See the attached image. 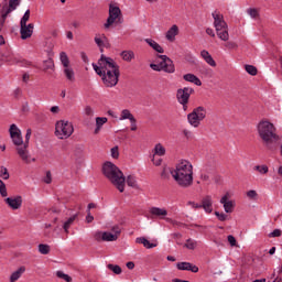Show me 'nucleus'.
Returning <instances> with one entry per match:
<instances>
[{"label":"nucleus","instance_id":"33","mask_svg":"<svg viewBox=\"0 0 282 282\" xmlns=\"http://www.w3.org/2000/svg\"><path fill=\"white\" fill-rule=\"evenodd\" d=\"M130 186V188H138V180L133 175H128L124 181V185Z\"/></svg>","mask_w":282,"mask_h":282},{"label":"nucleus","instance_id":"29","mask_svg":"<svg viewBox=\"0 0 282 282\" xmlns=\"http://www.w3.org/2000/svg\"><path fill=\"white\" fill-rule=\"evenodd\" d=\"M25 272V267H20L17 271L11 273L10 275V282H17L19 281L20 276H23V273Z\"/></svg>","mask_w":282,"mask_h":282},{"label":"nucleus","instance_id":"61","mask_svg":"<svg viewBox=\"0 0 282 282\" xmlns=\"http://www.w3.org/2000/svg\"><path fill=\"white\" fill-rule=\"evenodd\" d=\"M131 122V131H138V120H135V118L133 120L130 121Z\"/></svg>","mask_w":282,"mask_h":282},{"label":"nucleus","instance_id":"31","mask_svg":"<svg viewBox=\"0 0 282 282\" xmlns=\"http://www.w3.org/2000/svg\"><path fill=\"white\" fill-rule=\"evenodd\" d=\"M120 56L126 63H131L133 58H135V53H133V51H123Z\"/></svg>","mask_w":282,"mask_h":282},{"label":"nucleus","instance_id":"4","mask_svg":"<svg viewBox=\"0 0 282 282\" xmlns=\"http://www.w3.org/2000/svg\"><path fill=\"white\" fill-rule=\"evenodd\" d=\"M102 173L105 177L110 181L111 185L119 191V193H124V182H127V177L119 166L111 162H106L102 166Z\"/></svg>","mask_w":282,"mask_h":282},{"label":"nucleus","instance_id":"44","mask_svg":"<svg viewBox=\"0 0 282 282\" xmlns=\"http://www.w3.org/2000/svg\"><path fill=\"white\" fill-rule=\"evenodd\" d=\"M30 21V9H28L22 19L20 20V25H28V22Z\"/></svg>","mask_w":282,"mask_h":282},{"label":"nucleus","instance_id":"16","mask_svg":"<svg viewBox=\"0 0 282 282\" xmlns=\"http://www.w3.org/2000/svg\"><path fill=\"white\" fill-rule=\"evenodd\" d=\"M200 208H203V210L207 213V215H210V213H213V196L207 195L203 197Z\"/></svg>","mask_w":282,"mask_h":282},{"label":"nucleus","instance_id":"26","mask_svg":"<svg viewBox=\"0 0 282 282\" xmlns=\"http://www.w3.org/2000/svg\"><path fill=\"white\" fill-rule=\"evenodd\" d=\"M64 75L68 83H76V75L74 73V68H72L70 66L64 68Z\"/></svg>","mask_w":282,"mask_h":282},{"label":"nucleus","instance_id":"43","mask_svg":"<svg viewBox=\"0 0 282 282\" xmlns=\"http://www.w3.org/2000/svg\"><path fill=\"white\" fill-rule=\"evenodd\" d=\"M0 177L3 180H10V172H8V167L0 166Z\"/></svg>","mask_w":282,"mask_h":282},{"label":"nucleus","instance_id":"41","mask_svg":"<svg viewBox=\"0 0 282 282\" xmlns=\"http://www.w3.org/2000/svg\"><path fill=\"white\" fill-rule=\"evenodd\" d=\"M44 70L47 72V69H54V59L48 58L43 62Z\"/></svg>","mask_w":282,"mask_h":282},{"label":"nucleus","instance_id":"14","mask_svg":"<svg viewBox=\"0 0 282 282\" xmlns=\"http://www.w3.org/2000/svg\"><path fill=\"white\" fill-rule=\"evenodd\" d=\"M212 17L214 19L215 30H224L228 28V23H226V20H224V14L219 13L218 11H214Z\"/></svg>","mask_w":282,"mask_h":282},{"label":"nucleus","instance_id":"60","mask_svg":"<svg viewBox=\"0 0 282 282\" xmlns=\"http://www.w3.org/2000/svg\"><path fill=\"white\" fill-rule=\"evenodd\" d=\"M44 182H45V184H52V172H46Z\"/></svg>","mask_w":282,"mask_h":282},{"label":"nucleus","instance_id":"5","mask_svg":"<svg viewBox=\"0 0 282 282\" xmlns=\"http://www.w3.org/2000/svg\"><path fill=\"white\" fill-rule=\"evenodd\" d=\"M74 133V124L66 120L57 121L55 124V135L58 140H67Z\"/></svg>","mask_w":282,"mask_h":282},{"label":"nucleus","instance_id":"52","mask_svg":"<svg viewBox=\"0 0 282 282\" xmlns=\"http://www.w3.org/2000/svg\"><path fill=\"white\" fill-rule=\"evenodd\" d=\"M112 235H117V238L120 237V234L122 232V229H120V226H113L111 228Z\"/></svg>","mask_w":282,"mask_h":282},{"label":"nucleus","instance_id":"7","mask_svg":"<svg viewBox=\"0 0 282 282\" xmlns=\"http://www.w3.org/2000/svg\"><path fill=\"white\" fill-rule=\"evenodd\" d=\"M122 11L116 4H109V15L104 24L105 30H109L113 23H122Z\"/></svg>","mask_w":282,"mask_h":282},{"label":"nucleus","instance_id":"32","mask_svg":"<svg viewBox=\"0 0 282 282\" xmlns=\"http://www.w3.org/2000/svg\"><path fill=\"white\" fill-rule=\"evenodd\" d=\"M76 219H78V214L73 215L72 217H69L65 223H64V230L65 232H69V228L72 227V224H74V221H76Z\"/></svg>","mask_w":282,"mask_h":282},{"label":"nucleus","instance_id":"56","mask_svg":"<svg viewBox=\"0 0 282 282\" xmlns=\"http://www.w3.org/2000/svg\"><path fill=\"white\" fill-rule=\"evenodd\" d=\"M102 237H104V232H101V231H96L94 234L95 241H102Z\"/></svg>","mask_w":282,"mask_h":282},{"label":"nucleus","instance_id":"2","mask_svg":"<svg viewBox=\"0 0 282 282\" xmlns=\"http://www.w3.org/2000/svg\"><path fill=\"white\" fill-rule=\"evenodd\" d=\"M170 175L174 180L178 188H191L193 186V163L188 160L178 161L174 169L170 170Z\"/></svg>","mask_w":282,"mask_h":282},{"label":"nucleus","instance_id":"9","mask_svg":"<svg viewBox=\"0 0 282 282\" xmlns=\"http://www.w3.org/2000/svg\"><path fill=\"white\" fill-rule=\"evenodd\" d=\"M9 133L14 147L19 149V147L23 144V135L21 134V129H19L15 123H12L9 128Z\"/></svg>","mask_w":282,"mask_h":282},{"label":"nucleus","instance_id":"53","mask_svg":"<svg viewBox=\"0 0 282 282\" xmlns=\"http://www.w3.org/2000/svg\"><path fill=\"white\" fill-rule=\"evenodd\" d=\"M151 69H153V72H162V64L161 62L159 64H150Z\"/></svg>","mask_w":282,"mask_h":282},{"label":"nucleus","instance_id":"8","mask_svg":"<svg viewBox=\"0 0 282 282\" xmlns=\"http://www.w3.org/2000/svg\"><path fill=\"white\" fill-rule=\"evenodd\" d=\"M30 138H32V129L26 130L25 141L23 142V144L19 148H15L19 158L25 164H30V151L28 150V148L30 147Z\"/></svg>","mask_w":282,"mask_h":282},{"label":"nucleus","instance_id":"11","mask_svg":"<svg viewBox=\"0 0 282 282\" xmlns=\"http://www.w3.org/2000/svg\"><path fill=\"white\" fill-rule=\"evenodd\" d=\"M192 94H195V89L191 87H184V88L177 89L176 91L177 102H183V104L188 102V100H191Z\"/></svg>","mask_w":282,"mask_h":282},{"label":"nucleus","instance_id":"15","mask_svg":"<svg viewBox=\"0 0 282 282\" xmlns=\"http://www.w3.org/2000/svg\"><path fill=\"white\" fill-rule=\"evenodd\" d=\"M20 34L22 41H25L26 39H30L32 34H34V24H20Z\"/></svg>","mask_w":282,"mask_h":282},{"label":"nucleus","instance_id":"49","mask_svg":"<svg viewBox=\"0 0 282 282\" xmlns=\"http://www.w3.org/2000/svg\"><path fill=\"white\" fill-rule=\"evenodd\" d=\"M215 215L219 221H226V219H228V215L224 213L215 212Z\"/></svg>","mask_w":282,"mask_h":282},{"label":"nucleus","instance_id":"46","mask_svg":"<svg viewBox=\"0 0 282 282\" xmlns=\"http://www.w3.org/2000/svg\"><path fill=\"white\" fill-rule=\"evenodd\" d=\"M56 276H58V279H63L66 282H72V276H69V274L64 273L63 271H57Z\"/></svg>","mask_w":282,"mask_h":282},{"label":"nucleus","instance_id":"23","mask_svg":"<svg viewBox=\"0 0 282 282\" xmlns=\"http://www.w3.org/2000/svg\"><path fill=\"white\" fill-rule=\"evenodd\" d=\"M95 43L99 46L100 52H104V47H107L109 41L107 40V36L105 34H101L100 36H95Z\"/></svg>","mask_w":282,"mask_h":282},{"label":"nucleus","instance_id":"20","mask_svg":"<svg viewBox=\"0 0 282 282\" xmlns=\"http://www.w3.org/2000/svg\"><path fill=\"white\" fill-rule=\"evenodd\" d=\"M183 79L186 82V83H193L194 85H196V87H202V79H199V77H197V75L195 74H185L183 76Z\"/></svg>","mask_w":282,"mask_h":282},{"label":"nucleus","instance_id":"36","mask_svg":"<svg viewBox=\"0 0 282 282\" xmlns=\"http://www.w3.org/2000/svg\"><path fill=\"white\" fill-rule=\"evenodd\" d=\"M59 59L64 68L69 67V57L67 56V53H59Z\"/></svg>","mask_w":282,"mask_h":282},{"label":"nucleus","instance_id":"45","mask_svg":"<svg viewBox=\"0 0 282 282\" xmlns=\"http://www.w3.org/2000/svg\"><path fill=\"white\" fill-rule=\"evenodd\" d=\"M0 195L1 197H8V187L6 186V183H3L2 180H0Z\"/></svg>","mask_w":282,"mask_h":282},{"label":"nucleus","instance_id":"63","mask_svg":"<svg viewBox=\"0 0 282 282\" xmlns=\"http://www.w3.org/2000/svg\"><path fill=\"white\" fill-rule=\"evenodd\" d=\"M85 113H86V116H94V109H91V107L87 106L85 108Z\"/></svg>","mask_w":282,"mask_h":282},{"label":"nucleus","instance_id":"57","mask_svg":"<svg viewBox=\"0 0 282 282\" xmlns=\"http://www.w3.org/2000/svg\"><path fill=\"white\" fill-rule=\"evenodd\" d=\"M247 197H249V199H257V191L250 189L247 192Z\"/></svg>","mask_w":282,"mask_h":282},{"label":"nucleus","instance_id":"27","mask_svg":"<svg viewBox=\"0 0 282 282\" xmlns=\"http://www.w3.org/2000/svg\"><path fill=\"white\" fill-rule=\"evenodd\" d=\"M107 117H97L96 118V128H95V135H98L100 133V129H102L104 124H107Z\"/></svg>","mask_w":282,"mask_h":282},{"label":"nucleus","instance_id":"62","mask_svg":"<svg viewBox=\"0 0 282 282\" xmlns=\"http://www.w3.org/2000/svg\"><path fill=\"white\" fill-rule=\"evenodd\" d=\"M80 58H82V61L84 62V63H89V57L87 56V53H85V52H82L80 53Z\"/></svg>","mask_w":282,"mask_h":282},{"label":"nucleus","instance_id":"28","mask_svg":"<svg viewBox=\"0 0 282 282\" xmlns=\"http://www.w3.org/2000/svg\"><path fill=\"white\" fill-rule=\"evenodd\" d=\"M216 33L220 41L227 42L230 39V34L228 33V26L225 29H217Z\"/></svg>","mask_w":282,"mask_h":282},{"label":"nucleus","instance_id":"55","mask_svg":"<svg viewBox=\"0 0 282 282\" xmlns=\"http://www.w3.org/2000/svg\"><path fill=\"white\" fill-rule=\"evenodd\" d=\"M200 180L203 182H207V184H210V175L208 173H202L200 174Z\"/></svg>","mask_w":282,"mask_h":282},{"label":"nucleus","instance_id":"13","mask_svg":"<svg viewBox=\"0 0 282 282\" xmlns=\"http://www.w3.org/2000/svg\"><path fill=\"white\" fill-rule=\"evenodd\" d=\"M4 203L7 204V206H9V208H11V210H19V208L23 206V197L21 195L7 197L4 199Z\"/></svg>","mask_w":282,"mask_h":282},{"label":"nucleus","instance_id":"6","mask_svg":"<svg viewBox=\"0 0 282 282\" xmlns=\"http://www.w3.org/2000/svg\"><path fill=\"white\" fill-rule=\"evenodd\" d=\"M203 120H206V108L203 106L194 108L193 111L187 115L188 124L194 127V129H197Z\"/></svg>","mask_w":282,"mask_h":282},{"label":"nucleus","instance_id":"34","mask_svg":"<svg viewBox=\"0 0 282 282\" xmlns=\"http://www.w3.org/2000/svg\"><path fill=\"white\" fill-rule=\"evenodd\" d=\"M135 119V117H133V113H131V110H129V109H123L122 111H121V116H120V118H119V120H134Z\"/></svg>","mask_w":282,"mask_h":282},{"label":"nucleus","instance_id":"21","mask_svg":"<svg viewBox=\"0 0 282 282\" xmlns=\"http://www.w3.org/2000/svg\"><path fill=\"white\" fill-rule=\"evenodd\" d=\"M200 56L202 58H204L205 63H207V65H209L210 67H217V62H215V59L213 58V55H210V53H208V51L203 50L200 52Z\"/></svg>","mask_w":282,"mask_h":282},{"label":"nucleus","instance_id":"42","mask_svg":"<svg viewBox=\"0 0 282 282\" xmlns=\"http://www.w3.org/2000/svg\"><path fill=\"white\" fill-rule=\"evenodd\" d=\"M245 69L247 72V74H250V76H257V74H258L257 67L253 65H246Z\"/></svg>","mask_w":282,"mask_h":282},{"label":"nucleus","instance_id":"50","mask_svg":"<svg viewBox=\"0 0 282 282\" xmlns=\"http://www.w3.org/2000/svg\"><path fill=\"white\" fill-rule=\"evenodd\" d=\"M247 12L251 19H257L259 17V11H257V9H248Z\"/></svg>","mask_w":282,"mask_h":282},{"label":"nucleus","instance_id":"30","mask_svg":"<svg viewBox=\"0 0 282 282\" xmlns=\"http://www.w3.org/2000/svg\"><path fill=\"white\" fill-rule=\"evenodd\" d=\"M154 155H159V158H163V155H166V148L162 145V143H156L153 149Z\"/></svg>","mask_w":282,"mask_h":282},{"label":"nucleus","instance_id":"1","mask_svg":"<svg viewBox=\"0 0 282 282\" xmlns=\"http://www.w3.org/2000/svg\"><path fill=\"white\" fill-rule=\"evenodd\" d=\"M93 69L100 76L105 87H116L120 80V66L111 57L101 54L97 64L93 63Z\"/></svg>","mask_w":282,"mask_h":282},{"label":"nucleus","instance_id":"18","mask_svg":"<svg viewBox=\"0 0 282 282\" xmlns=\"http://www.w3.org/2000/svg\"><path fill=\"white\" fill-rule=\"evenodd\" d=\"M149 213L152 217H158L159 219H164V217L169 215V212L166 210V208H160V207H151Z\"/></svg>","mask_w":282,"mask_h":282},{"label":"nucleus","instance_id":"47","mask_svg":"<svg viewBox=\"0 0 282 282\" xmlns=\"http://www.w3.org/2000/svg\"><path fill=\"white\" fill-rule=\"evenodd\" d=\"M225 47H226V50H237V47H239V45L236 42L227 41V42H225Z\"/></svg>","mask_w":282,"mask_h":282},{"label":"nucleus","instance_id":"19","mask_svg":"<svg viewBox=\"0 0 282 282\" xmlns=\"http://www.w3.org/2000/svg\"><path fill=\"white\" fill-rule=\"evenodd\" d=\"M220 204H223L225 213H232L235 210V203L228 199V194L220 198Z\"/></svg>","mask_w":282,"mask_h":282},{"label":"nucleus","instance_id":"17","mask_svg":"<svg viewBox=\"0 0 282 282\" xmlns=\"http://www.w3.org/2000/svg\"><path fill=\"white\" fill-rule=\"evenodd\" d=\"M176 268L177 270L194 272V274H196V272H199V268L191 262H178L176 264Z\"/></svg>","mask_w":282,"mask_h":282},{"label":"nucleus","instance_id":"10","mask_svg":"<svg viewBox=\"0 0 282 282\" xmlns=\"http://www.w3.org/2000/svg\"><path fill=\"white\" fill-rule=\"evenodd\" d=\"M158 58H161V72H165V74H175V64L173 63V59L166 55H158Z\"/></svg>","mask_w":282,"mask_h":282},{"label":"nucleus","instance_id":"40","mask_svg":"<svg viewBox=\"0 0 282 282\" xmlns=\"http://www.w3.org/2000/svg\"><path fill=\"white\" fill-rule=\"evenodd\" d=\"M107 268L108 270H111L113 274H122V268H120L118 264H108Z\"/></svg>","mask_w":282,"mask_h":282},{"label":"nucleus","instance_id":"38","mask_svg":"<svg viewBox=\"0 0 282 282\" xmlns=\"http://www.w3.org/2000/svg\"><path fill=\"white\" fill-rule=\"evenodd\" d=\"M253 171H258V173H260V175H265V174H268L270 169L268 167V165H256L253 167Z\"/></svg>","mask_w":282,"mask_h":282},{"label":"nucleus","instance_id":"59","mask_svg":"<svg viewBox=\"0 0 282 282\" xmlns=\"http://www.w3.org/2000/svg\"><path fill=\"white\" fill-rule=\"evenodd\" d=\"M227 239H228V242L230 243V246H237V239L235 238V236L229 235L227 237Z\"/></svg>","mask_w":282,"mask_h":282},{"label":"nucleus","instance_id":"37","mask_svg":"<svg viewBox=\"0 0 282 282\" xmlns=\"http://www.w3.org/2000/svg\"><path fill=\"white\" fill-rule=\"evenodd\" d=\"M37 250L40 254H50L51 247L50 245L40 243Z\"/></svg>","mask_w":282,"mask_h":282},{"label":"nucleus","instance_id":"39","mask_svg":"<svg viewBox=\"0 0 282 282\" xmlns=\"http://www.w3.org/2000/svg\"><path fill=\"white\" fill-rule=\"evenodd\" d=\"M184 248H187V250H195L197 248V241L189 238L186 240Z\"/></svg>","mask_w":282,"mask_h":282},{"label":"nucleus","instance_id":"48","mask_svg":"<svg viewBox=\"0 0 282 282\" xmlns=\"http://www.w3.org/2000/svg\"><path fill=\"white\" fill-rule=\"evenodd\" d=\"M187 206H191V208H193L194 210H199V208H202V204L195 203L193 200H188Z\"/></svg>","mask_w":282,"mask_h":282},{"label":"nucleus","instance_id":"35","mask_svg":"<svg viewBox=\"0 0 282 282\" xmlns=\"http://www.w3.org/2000/svg\"><path fill=\"white\" fill-rule=\"evenodd\" d=\"M102 241H118V234L105 231L102 236Z\"/></svg>","mask_w":282,"mask_h":282},{"label":"nucleus","instance_id":"24","mask_svg":"<svg viewBox=\"0 0 282 282\" xmlns=\"http://www.w3.org/2000/svg\"><path fill=\"white\" fill-rule=\"evenodd\" d=\"M135 243H141L148 250H151L152 248H158V243H153L149 241L145 237H139L135 239Z\"/></svg>","mask_w":282,"mask_h":282},{"label":"nucleus","instance_id":"3","mask_svg":"<svg viewBox=\"0 0 282 282\" xmlns=\"http://www.w3.org/2000/svg\"><path fill=\"white\" fill-rule=\"evenodd\" d=\"M257 129L264 147L269 151H274L276 149V142H279V135L275 132L274 124L268 120H262L258 123Z\"/></svg>","mask_w":282,"mask_h":282},{"label":"nucleus","instance_id":"58","mask_svg":"<svg viewBox=\"0 0 282 282\" xmlns=\"http://www.w3.org/2000/svg\"><path fill=\"white\" fill-rule=\"evenodd\" d=\"M281 229H274L272 232L269 234V237H281Z\"/></svg>","mask_w":282,"mask_h":282},{"label":"nucleus","instance_id":"25","mask_svg":"<svg viewBox=\"0 0 282 282\" xmlns=\"http://www.w3.org/2000/svg\"><path fill=\"white\" fill-rule=\"evenodd\" d=\"M145 43H148V45H150V47H152V50H154V52H158L159 54H164V48L162 47V45H160L154 40L145 39Z\"/></svg>","mask_w":282,"mask_h":282},{"label":"nucleus","instance_id":"22","mask_svg":"<svg viewBox=\"0 0 282 282\" xmlns=\"http://www.w3.org/2000/svg\"><path fill=\"white\" fill-rule=\"evenodd\" d=\"M180 34V28L177 25H172V28L169 29V31L165 34V39H167L171 43L175 41V37Z\"/></svg>","mask_w":282,"mask_h":282},{"label":"nucleus","instance_id":"12","mask_svg":"<svg viewBox=\"0 0 282 282\" xmlns=\"http://www.w3.org/2000/svg\"><path fill=\"white\" fill-rule=\"evenodd\" d=\"M19 6H21V0H9V7H3L1 10L2 20L6 21L8 15L14 12Z\"/></svg>","mask_w":282,"mask_h":282},{"label":"nucleus","instance_id":"54","mask_svg":"<svg viewBox=\"0 0 282 282\" xmlns=\"http://www.w3.org/2000/svg\"><path fill=\"white\" fill-rule=\"evenodd\" d=\"M152 163L154 164V166H162V159L155 158V155L153 154Z\"/></svg>","mask_w":282,"mask_h":282},{"label":"nucleus","instance_id":"51","mask_svg":"<svg viewBox=\"0 0 282 282\" xmlns=\"http://www.w3.org/2000/svg\"><path fill=\"white\" fill-rule=\"evenodd\" d=\"M119 156H120V152L118 151V147H113L111 149V158H113L115 160H118Z\"/></svg>","mask_w":282,"mask_h":282},{"label":"nucleus","instance_id":"64","mask_svg":"<svg viewBox=\"0 0 282 282\" xmlns=\"http://www.w3.org/2000/svg\"><path fill=\"white\" fill-rule=\"evenodd\" d=\"M86 221L87 224H91V221H94V216H91V212H87Z\"/></svg>","mask_w":282,"mask_h":282}]
</instances>
